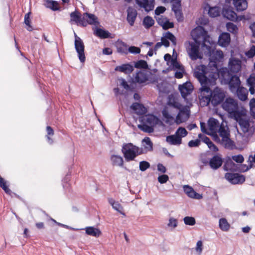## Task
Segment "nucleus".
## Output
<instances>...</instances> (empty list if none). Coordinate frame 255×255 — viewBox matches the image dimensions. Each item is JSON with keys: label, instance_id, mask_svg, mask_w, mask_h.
<instances>
[{"label": "nucleus", "instance_id": "nucleus-59", "mask_svg": "<svg viewBox=\"0 0 255 255\" xmlns=\"http://www.w3.org/2000/svg\"><path fill=\"white\" fill-rule=\"evenodd\" d=\"M200 144V140L198 139L196 140H191L189 141L188 145L190 147H197Z\"/></svg>", "mask_w": 255, "mask_h": 255}, {"label": "nucleus", "instance_id": "nucleus-60", "mask_svg": "<svg viewBox=\"0 0 255 255\" xmlns=\"http://www.w3.org/2000/svg\"><path fill=\"white\" fill-rule=\"evenodd\" d=\"M163 117L166 119V123H168L170 120H172L173 117L168 113V111L164 109L162 111Z\"/></svg>", "mask_w": 255, "mask_h": 255}, {"label": "nucleus", "instance_id": "nucleus-55", "mask_svg": "<svg viewBox=\"0 0 255 255\" xmlns=\"http://www.w3.org/2000/svg\"><path fill=\"white\" fill-rule=\"evenodd\" d=\"M165 24L163 25L162 28L164 30L168 29L169 28H173L174 27V23L172 22H170L169 19L167 18L165 20Z\"/></svg>", "mask_w": 255, "mask_h": 255}, {"label": "nucleus", "instance_id": "nucleus-12", "mask_svg": "<svg viewBox=\"0 0 255 255\" xmlns=\"http://www.w3.org/2000/svg\"><path fill=\"white\" fill-rule=\"evenodd\" d=\"M223 162V158L220 154H216L214 155L209 161L210 167L214 170L219 169L222 165Z\"/></svg>", "mask_w": 255, "mask_h": 255}, {"label": "nucleus", "instance_id": "nucleus-49", "mask_svg": "<svg viewBox=\"0 0 255 255\" xmlns=\"http://www.w3.org/2000/svg\"><path fill=\"white\" fill-rule=\"evenodd\" d=\"M46 131H47V135L46 136L47 141L50 144H52L53 143V140L49 136H52L54 134V130L51 127L47 126L46 127Z\"/></svg>", "mask_w": 255, "mask_h": 255}, {"label": "nucleus", "instance_id": "nucleus-15", "mask_svg": "<svg viewBox=\"0 0 255 255\" xmlns=\"http://www.w3.org/2000/svg\"><path fill=\"white\" fill-rule=\"evenodd\" d=\"M140 122H144L153 128L157 124L158 119L153 115H147L140 118Z\"/></svg>", "mask_w": 255, "mask_h": 255}, {"label": "nucleus", "instance_id": "nucleus-14", "mask_svg": "<svg viewBox=\"0 0 255 255\" xmlns=\"http://www.w3.org/2000/svg\"><path fill=\"white\" fill-rule=\"evenodd\" d=\"M226 1L229 3L232 1L233 5L238 12L244 11L248 8L247 0H226Z\"/></svg>", "mask_w": 255, "mask_h": 255}, {"label": "nucleus", "instance_id": "nucleus-31", "mask_svg": "<svg viewBox=\"0 0 255 255\" xmlns=\"http://www.w3.org/2000/svg\"><path fill=\"white\" fill-rule=\"evenodd\" d=\"M236 90L239 99L242 101H246L248 98V92L246 89L243 87H239Z\"/></svg>", "mask_w": 255, "mask_h": 255}, {"label": "nucleus", "instance_id": "nucleus-28", "mask_svg": "<svg viewBox=\"0 0 255 255\" xmlns=\"http://www.w3.org/2000/svg\"><path fill=\"white\" fill-rule=\"evenodd\" d=\"M110 159L113 166L119 167L123 166L124 160L121 156L113 154L111 156Z\"/></svg>", "mask_w": 255, "mask_h": 255}, {"label": "nucleus", "instance_id": "nucleus-41", "mask_svg": "<svg viewBox=\"0 0 255 255\" xmlns=\"http://www.w3.org/2000/svg\"><path fill=\"white\" fill-rule=\"evenodd\" d=\"M219 227L223 231H227L229 230L230 225L225 218H221L219 220Z\"/></svg>", "mask_w": 255, "mask_h": 255}, {"label": "nucleus", "instance_id": "nucleus-10", "mask_svg": "<svg viewBox=\"0 0 255 255\" xmlns=\"http://www.w3.org/2000/svg\"><path fill=\"white\" fill-rule=\"evenodd\" d=\"M135 2L140 8H143L147 12L154 8L155 0H135Z\"/></svg>", "mask_w": 255, "mask_h": 255}, {"label": "nucleus", "instance_id": "nucleus-38", "mask_svg": "<svg viewBox=\"0 0 255 255\" xmlns=\"http://www.w3.org/2000/svg\"><path fill=\"white\" fill-rule=\"evenodd\" d=\"M143 25L145 28H149L154 24V19L150 16H146L142 21Z\"/></svg>", "mask_w": 255, "mask_h": 255}, {"label": "nucleus", "instance_id": "nucleus-7", "mask_svg": "<svg viewBox=\"0 0 255 255\" xmlns=\"http://www.w3.org/2000/svg\"><path fill=\"white\" fill-rule=\"evenodd\" d=\"M74 45L75 50L78 54V57L81 63H84L86 60L85 54V45L82 40L75 33Z\"/></svg>", "mask_w": 255, "mask_h": 255}, {"label": "nucleus", "instance_id": "nucleus-20", "mask_svg": "<svg viewBox=\"0 0 255 255\" xmlns=\"http://www.w3.org/2000/svg\"><path fill=\"white\" fill-rule=\"evenodd\" d=\"M221 144L225 148L229 150H233L237 148L235 142L230 138V136L223 137V138L221 139Z\"/></svg>", "mask_w": 255, "mask_h": 255}, {"label": "nucleus", "instance_id": "nucleus-42", "mask_svg": "<svg viewBox=\"0 0 255 255\" xmlns=\"http://www.w3.org/2000/svg\"><path fill=\"white\" fill-rule=\"evenodd\" d=\"M218 132L220 136L222 137V139L223 138V137L230 136V131L228 128L226 129L223 125H221L219 127Z\"/></svg>", "mask_w": 255, "mask_h": 255}, {"label": "nucleus", "instance_id": "nucleus-53", "mask_svg": "<svg viewBox=\"0 0 255 255\" xmlns=\"http://www.w3.org/2000/svg\"><path fill=\"white\" fill-rule=\"evenodd\" d=\"M128 51L132 54H139L140 52V49L139 47L134 46H131L129 47Z\"/></svg>", "mask_w": 255, "mask_h": 255}, {"label": "nucleus", "instance_id": "nucleus-1", "mask_svg": "<svg viewBox=\"0 0 255 255\" xmlns=\"http://www.w3.org/2000/svg\"><path fill=\"white\" fill-rule=\"evenodd\" d=\"M194 74L200 83V91L210 93V96L205 97L207 105L211 103L213 106H216L223 103L225 98L224 91L218 87H216L213 91L210 88V86L215 84L218 76V73L207 68L205 65H201L196 68Z\"/></svg>", "mask_w": 255, "mask_h": 255}, {"label": "nucleus", "instance_id": "nucleus-27", "mask_svg": "<svg viewBox=\"0 0 255 255\" xmlns=\"http://www.w3.org/2000/svg\"><path fill=\"white\" fill-rule=\"evenodd\" d=\"M242 116H240L237 119H234L237 122L241 127L242 130L244 132H247L249 131L250 128V123L248 120L242 118Z\"/></svg>", "mask_w": 255, "mask_h": 255}, {"label": "nucleus", "instance_id": "nucleus-8", "mask_svg": "<svg viewBox=\"0 0 255 255\" xmlns=\"http://www.w3.org/2000/svg\"><path fill=\"white\" fill-rule=\"evenodd\" d=\"M81 26L86 27L87 25H97L99 24L98 17L94 14L85 12L83 14Z\"/></svg>", "mask_w": 255, "mask_h": 255}, {"label": "nucleus", "instance_id": "nucleus-5", "mask_svg": "<svg viewBox=\"0 0 255 255\" xmlns=\"http://www.w3.org/2000/svg\"><path fill=\"white\" fill-rule=\"evenodd\" d=\"M213 45V43H212L211 45H208L203 51H204V54L209 57L210 62L214 63L213 64V68H211V67H206L207 68L211 69V70H214V71H216L218 73L217 62L220 61L222 58H223L224 55L221 50H216Z\"/></svg>", "mask_w": 255, "mask_h": 255}, {"label": "nucleus", "instance_id": "nucleus-40", "mask_svg": "<svg viewBox=\"0 0 255 255\" xmlns=\"http://www.w3.org/2000/svg\"><path fill=\"white\" fill-rule=\"evenodd\" d=\"M142 142L144 144V148L149 151L153 150V144L151 139L148 137H145L143 140Z\"/></svg>", "mask_w": 255, "mask_h": 255}, {"label": "nucleus", "instance_id": "nucleus-17", "mask_svg": "<svg viewBox=\"0 0 255 255\" xmlns=\"http://www.w3.org/2000/svg\"><path fill=\"white\" fill-rule=\"evenodd\" d=\"M183 190L186 194L190 198L196 199H200L202 198V195L195 192L193 188L189 185H184Z\"/></svg>", "mask_w": 255, "mask_h": 255}, {"label": "nucleus", "instance_id": "nucleus-56", "mask_svg": "<svg viewBox=\"0 0 255 255\" xmlns=\"http://www.w3.org/2000/svg\"><path fill=\"white\" fill-rule=\"evenodd\" d=\"M169 179V177L166 174L160 175L158 177V181L161 184L166 183Z\"/></svg>", "mask_w": 255, "mask_h": 255}, {"label": "nucleus", "instance_id": "nucleus-62", "mask_svg": "<svg viewBox=\"0 0 255 255\" xmlns=\"http://www.w3.org/2000/svg\"><path fill=\"white\" fill-rule=\"evenodd\" d=\"M165 10H166V8L165 7L162 6H157L156 7V8L154 12L156 15H159L160 14L164 13V11H165Z\"/></svg>", "mask_w": 255, "mask_h": 255}, {"label": "nucleus", "instance_id": "nucleus-26", "mask_svg": "<svg viewBox=\"0 0 255 255\" xmlns=\"http://www.w3.org/2000/svg\"><path fill=\"white\" fill-rule=\"evenodd\" d=\"M166 141L171 145H180L182 142L181 136H179L176 133L168 135L166 138Z\"/></svg>", "mask_w": 255, "mask_h": 255}, {"label": "nucleus", "instance_id": "nucleus-43", "mask_svg": "<svg viewBox=\"0 0 255 255\" xmlns=\"http://www.w3.org/2000/svg\"><path fill=\"white\" fill-rule=\"evenodd\" d=\"M227 30L230 32L236 34L238 33V28L237 26L232 22H228L226 24Z\"/></svg>", "mask_w": 255, "mask_h": 255}, {"label": "nucleus", "instance_id": "nucleus-44", "mask_svg": "<svg viewBox=\"0 0 255 255\" xmlns=\"http://www.w3.org/2000/svg\"><path fill=\"white\" fill-rule=\"evenodd\" d=\"M31 12H29L26 13L24 15V23L28 26L27 27V30L29 31H31L32 30V28L30 25V14Z\"/></svg>", "mask_w": 255, "mask_h": 255}, {"label": "nucleus", "instance_id": "nucleus-23", "mask_svg": "<svg viewBox=\"0 0 255 255\" xmlns=\"http://www.w3.org/2000/svg\"><path fill=\"white\" fill-rule=\"evenodd\" d=\"M115 70L124 73L126 74H129L133 71V67L129 63L123 64L120 66H116Z\"/></svg>", "mask_w": 255, "mask_h": 255}, {"label": "nucleus", "instance_id": "nucleus-52", "mask_svg": "<svg viewBox=\"0 0 255 255\" xmlns=\"http://www.w3.org/2000/svg\"><path fill=\"white\" fill-rule=\"evenodd\" d=\"M246 55L249 58H252L255 55V46L252 45L250 50L245 53Z\"/></svg>", "mask_w": 255, "mask_h": 255}, {"label": "nucleus", "instance_id": "nucleus-63", "mask_svg": "<svg viewBox=\"0 0 255 255\" xmlns=\"http://www.w3.org/2000/svg\"><path fill=\"white\" fill-rule=\"evenodd\" d=\"M185 72L184 68H181L179 71H176L175 73V77L178 79L182 78L183 77V73Z\"/></svg>", "mask_w": 255, "mask_h": 255}, {"label": "nucleus", "instance_id": "nucleus-50", "mask_svg": "<svg viewBox=\"0 0 255 255\" xmlns=\"http://www.w3.org/2000/svg\"><path fill=\"white\" fill-rule=\"evenodd\" d=\"M171 65L172 66V68L173 70L178 69L179 70L181 68H184V67L182 65L180 64L177 60V58H175L174 59H172V63Z\"/></svg>", "mask_w": 255, "mask_h": 255}, {"label": "nucleus", "instance_id": "nucleus-48", "mask_svg": "<svg viewBox=\"0 0 255 255\" xmlns=\"http://www.w3.org/2000/svg\"><path fill=\"white\" fill-rule=\"evenodd\" d=\"M134 67L136 68L146 69L148 67V65L145 61L140 60L135 63Z\"/></svg>", "mask_w": 255, "mask_h": 255}, {"label": "nucleus", "instance_id": "nucleus-30", "mask_svg": "<svg viewBox=\"0 0 255 255\" xmlns=\"http://www.w3.org/2000/svg\"><path fill=\"white\" fill-rule=\"evenodd\" d=\"M95 34L100 38L105 39L111 37V33L108 31L105 30L100 28H97Z\"/></svg>", "mask_w": 255, "mask_h": 255}, {"label": "nucleus", "instance_id": "nucleus-22", "mask_svg": "<svg viewBox=\"0 0 255 255\" xmlns=\"http://www.w3.org/2000/svg\"><path fill=\"white\" fill-rule=\"evenodd\" d=\"M148 80V75L145 71H139L135 74L134 77V81L135 83L139 84L143 83Z\"/></svg>", "mask_w": 255, "mask_h": 255}, {"label": "nucleus", "instance_id": "nucleus-39", "mask_svg": "<svg viewBox=\"0 0 255 255\" xmlns=\"http://www.w3.org/2000/svg\"><path fill=\"white\" fill-rule=\"evenodd\" d=\"M172 10L174 11L175 15H177L178 14L181 13V1L176 0L174 2L172 5Z\"/></svg>", "mask_w": 255, "mask_h": 255}, {"label": "nucleus", "instance_id": "nucleus-21", "mask_svg": "<svg viewBox=\"0 0 255 255\" xmlns=\"http://www.w3.org/2000/svg\"><path fill=\"white\" fill-rule=\"evenodd\" d=\"M230 41V34L228 32H223L219 36L218 42L219 45L226 47L229 44Z\"/></svg>", "mask_w": 255, "mask_h": 255}, {"label": "nucleus", "instance_id": "nucleus-47", "mask_svg": "<svg viewBox=\"0 0 255 255\" xmlns=\"http://www.w3.org/2000/svg\"><path fill=\"white\" fill-rule=\"evenodd\" d=\"M175 133L179 136L182 137L186 136L188 134V131L184 128L179 127L176 130Z\"/></svg>", "mask_w": 255, "mask_h": 255}, {"label": "nucleus", "instance_id": "nucleus-3", "mask_svg": "<svg viewBox=\"0 0 255 255\" xmlns=\"http://www.w3.org/2000/svg\"><path fill=\"white\" fill-rule=\"evenodd\" d=\"M222 107L232 119H237L246 115L245 111L239 110L237 101L230 97L226 98L225 102L222 103Z\"/></svg>", "mask_w": 255, "mask_h": 255}, {"label": "nucleus", "instance_id": "nucleus-24", "mask_svg": "<svg viewBox=\"0 0 255 255\" xmlns=\"http://www.w3.org/2000/svg\"><path fill=\"white\" fill-rule=\"evenodd\" d=\"M241 84V81L239 76L235 75H233L229 82L230 89L232 91H233L238 87H240Z\"/></svg>", "mask_w": 255, "mask_h": 255}, {"label": "nucleus", "instance_id": "nucleus-18", "mask_svg": "<svg viewBox=\"0 0 255 255\" xmlns=\"http://www.w3.org/2000/svg\"><path fill=\"white\" fill-rule=\"evenodd\" d=\"M130 109H132L134 113L139 116L144 115L146 112V108L142 104L138 103H133L130 106Z\"/></svg>", "mask_w": 255, "mask_h": 255}, {"label": "nucleus", "instance_id": "nucleus-9", "mask_svg": "<svg viewBox=\"0 0 255 255\" xmlns=\"http://www.w3.org/2000/svg\"><path fill=\"white\" fill-rule=\"evenodd\" d=\"M225 178L233 184H242L246 180L244 175L234 173H226Z\"/></svg>", "mask_w": 255, "mask_h": 255}, {"label": "nucleus", "instance_id": "nucleus-64", "mask_svg": "<svg viewBox=\"0 0 255 255\" xmlns=\"http://www.w3.org/2000/svg\"><path fill=\"white\" fill-rule=\"evenodd\" d=\"M247 82L249 86H255V76H250L247 80Z\"/></svg>", "mask_w": 255, "mask_h": 255}, {"label": "nucleus", "instance_id": "nucleus-37", "mask_svg": "<svg viewBox=\"0 0 255 255\" xmlns=\"http://www.w3.org/2000/svg\"><path fill=\"white\" fill-rule=\"evenodd\" d=\"M141 123L142 124L138 125V128L141 130L147 133H151L153 132L154 128L144 122Z\"/></svg>", "mask_w": 255, "mask_h": 255}, {"label": "nucleus", "instance_id": "nucleus-6", "mask_svg": "<svg viewBox=\"0 0 255 255\" xmlns=\"http://www.w3.org/2000/svg\"><path fill=\"white\" fill-rule=\"evenodd\" d=\"M185 44H188V46H186V50L190 58L192 60L202 58V56L199 52L200 44L190 41H187Z\"/></svg>", "mask_w": 255, "mask_h": 255}, {"label": "nucleus", "instance_id": "nucleus-29", "mask_svg": "<svg viewBox=\"0 0 255 255\" xmlns=\"http://www.w3.org/2000/svg\"><path fill=\"white\" fill-rule=\"evenodd\" d=\"M86 234L95 237H99L101 235V231L94 227H87L85 228Z\"/></svg>", "mask_w": 255, "mask_h": 255}, {"label": "nucleus", "instance_id": "nucleus-36", "mask_svg": "<svg viewBox=\"0 0 255 255\" xmlns=\"http://www.w3.org/2000/svg\"><path fill=\"white\" fill-rule=\"evenodd\" d=\"M71 20L74 21L77 23H79L81 25L83 16L81 17L80 13L77 11H75L70 13Z\"/></svg>", "mask_w": 255, "mask_h": 255}, {"label": "nucleus", "instance_id": "nucleus-35", "mask_svg": "<svg viewBox=\"0 0 255 255\" xmlns=\"http://www.w3.org/2000/svg\"><path fill=\"white\" fill-rule=\"evenodd\" d=\"M208 14L211 17H216L220 15V10L218 6H210L208 5Z\"/></svg>", "mask_w": 255, "mask_h": 255}, {"label": "nucleus", "instance_id": "nucleus-34", "mask_svg": "<svg viewBox=\"0 0 255 255\" xmlns=\"http://www.w3.org/2000/svg\"><path fill=\"white\" fill-rule=\"evenodd\" d=\"M208 126L211 131H216L219 127V122L217 119L211 118L208 121Z\"/></svg>", "mask_w": 255, "mask_h": 255}, {"label": "nucleus", "instance_id": "nucleus-61", "mask_svg": "<svg viewBox=\"0 0 255 255\" xmlns=\"http://www.w3.org/2000/svg\"><path fill=\"white\" fill-rule=\"evenodd\" d=\"M178 222L177 220L173 218H170L169 220V223L168 224V226L170 227H173L174 228H176L177 226Z\"/></svg>", "mask_w": 255, "mask_h": 255}, {"label": "nucleus", "instance_id": "nucleus-32", "mask_svg": "<svg viewBox=\"0 0 255 255\" xmlns=\"http://www.w3.org/2000/svg\"><path fill=\"white\" fill-rule=\"evenodd\" d=\"M117 51L120 53H128V45L122 40H118L116 43Z\"/></svg>", "mask_w": 255, "mask_h": 255}, {"label": "nucleus", "instance_id": "nucleus-51", "mask_svg": "<svg viewBox=\"0 0 255 255\" xmlns=\"http://www.w3.org/2000/svg\"><path fill=\"white\" fill-rule=\"evenodd\" d=\"M150 164L146 161H142L139 162V168L141 171H144L149 168Z\"/></svg>", "mask_w": 255, "mask_h": 255}, {"label": "nucleus", "instance_id": "nucleus-13", "mask_svg": "<svg viewBox=\"0 0 255 255\" xmlns=\"http://www.w3.org/2000/svg\"><path fill=\"white\" fill-rule=\"evenodd\" d=\"M178 89L181 96L185 99L188 95L192 93L193 91V86L191 82H186L182 85H179Z\"/></svg>", "mask_w": 255, "mask_h": 255}, {"label": "nucleus", "instance_id": "nucleus-19", "mask_svg": "<svg viewBox=\"0 0 255 255\" xmlns=\"http://www.w3.org/2000/svg\"><path fill=\"white\" fill-rule=\"evenodd\" d=\"M229 67L232 72L234 73H238L241 68V61L238 59H230Z\"/></svg>", "mask_w": 255, "mask_h": 255}, {"label": "nucleus", "instance_id": "nucleus-25", "mask_svg": "<svg viewBox=\"0 0 255 255\" xmlns=\"http://www.w3.org/2000/svg\"><path fill=\"white\" fill-rule=\"evenodd\" d=\"M108 201L114 210H116L121 214L126 216L125 213L123 212V207L118 202L116 201L112 198H108Z\"/></svg>", "mask_w": 255, "mask_h": 255}, {"label": "nucleus", "instance_id": "nucleus-46", "mask_svg": "<svg viewBox=\"0 0 255 255\" xmlns=\"http://www.w3.org/2000/svg\"><path fill=\"white\" fill-rule=\"evenodd\" d=\"M183 221L186 225L193 226L196 224V220L193 217L186 216L184 218Z\"/></svg>", "mask_w": 255, "mask_h": 255}, {"label": "nucleus", "instance_id": "nucleus-57", "mask_svg": "<svg viewBox=\"0 0 255 255\" xmlns=\"http://www.w3.org/2000/svg\"><path fill=\"white\" fill-rule=\"evenodd\" d=\"M236 165L235 163L232 160H230L228 161L226 163V164L225 165V170H234L233 166H235Z\"/></svg>", "mask_w": 255, "mask_h": 255}, {"label": "nucleus", "instance_id": "nucleus-45", "mask_svg": "<svg viewBox=\"0 0 255 255\" xmlns=\"http://www.w3.org/2000/svg\"><path fill=\"white\" fill-rule=\"evenodd\" d=\"M167 40H169L171 41L172 43L174 45H176V39L175 36L170 32L168 31L165 33V34L164 35V37Z\"/></svg>", "mask_w": 255, "mask_h": 255}, {"label": "nucleus", "instance_id": "nucleus-54", "mask_svg": "<svg viewBox=\"0 0 255 255\" xmlns=\"http://www.w3.org/2000/svg\"><path fill=\"white\" fill-rule=\"evenodd\" d=\"M232 158L233 160L239 163H242L244 161V158L241 154L234 155Z\"/></svg>", "mask_w": 255, "mask_h": 255}, {"label": "nucleus", "instance_id": "nucleus-4", "mask_svg": "<svg viewBox=\"0 0 255 255\" xmlns=\"http://www.w3.org/2000/svg\"><path fill=\"white\" fill-rule=\"evenodd\" d=\"M122 152L127 162L134 161L135 158L144 153L143 150L131 143H124L122 146Z\"/></svg>", "mask_w": 255, "mask_h": 255}, {"label": "nucleus", "instance_id": "nucleus-2", "mask_svg": "<svg viewBox=\"0 0 255 255\" xmlns=\"http://www.w3.org/2000/svg\"><path fill=\"white\" fill-rule=\"evenodd\" d=\"M191 35L194 42L202 45L203 50L212 43L210 40V37L208 32L203 26H199L193 29L191 32Z\"/></svg>", "mask_w": 255, "mask_h": 255}, {"label": "nucleus", "instance_id": "nucleus-11", "mask_svg": "<svg viewBox=\"0 0 255 255\" xmlns=\"http://www.w3.org/2000/svg\"><path fill=\"white\" fill-rule=\"evenodd\" d=\"M222 14L224 17L231 21H236L237 20V14L230 6H224Z\"/></svg>", "mask_w": 255, "mask_h": 255}, {"label": "nucleus", "instance_id": "nucleus-58", "mask_svg": "<svg viewBox=\"0 0 255 255\" xmlns=\"http://www.w3.org/2000/svg\"><path fill=\"white\" fill-rule=\"evenodd\" d=\"M198 137L199 138H201L202 140L207 145L210 144V143L212 142L208 136L204 135L201 133L198 134Z\"/></svg>", "mask_w": 255, "mask_h": 255}, {"label": "nucleus", "instance_id": "nucleus-16", "mask_svg": "<svg viewBox=\"0 0 255 255\" xmlns=\"http://www.w3.org/2000/svg\"><path fill=\"white\" fill-rule=\"evenodd\" d=\"M127 11V20L130 26H133L137 17V11L135 8L131 6H129Z\"/></svg>", "mask_w": 255, "mask_h": 255}, {"label": "nucleus", "instance_id": "nucleus-33", "mask_svg": "<svg viewBox=\"0 0 255 255\" xmlns=\"http://www.w3.org/2000/svg\"><path fill=\"white\" fill-rule=\"evenodd\" d=\"M44 6L53 11L59 10L58 3L55 0H44Z\"/></svg>", "mask_w": 255, "mask_h": 255}]
</instances>
